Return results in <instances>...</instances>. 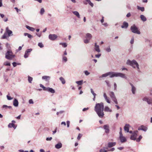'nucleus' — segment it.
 <instances>
[{
    "label": "nucleus",
    "mask_w": 152,
    "mask_h": 152,
    "mask_svg": "<svg viewBox=\"0 0 152 152\" xmlns=\"http://www.w3.org/2000/svg\"><path fill=\"white\" fill-rule=\"evenodd\" d=\"M104 109V105L103 103L101 102L96 104L94 110L100 118H102L104 115L103 112Z\"/></svg>",
    "instance_id": "f257e3e1"
},
{
    "label": "nucleus",
    "mask_w": 152,
    "mask_h": 152,
    "mask_svg": "<svg viewBox=\"0 0 152 152\" xmlns=\"http://www.w3.org/2000/svg\"><path fill=\"white\" fill-rule=\"evenodd\" d=\"M110 75V77L112 78L114 77H120L126 79V77L123 73L120 72H109L104 74H103L99 77H104Z\"/></svg>",
    "instance_id": "f03ea898"
},
{
    "label": "nucleus",
    "mask_w": 152,
    "mask_h": 152,
    "mask_svg": "<svg viewBox=\"0 0 152 152\" xmlns=\"http://www.w3.org/2000/svg\"><path fill=\"white\" fill-rule=\"evenodd\" d=\"M126 64L127 65L131 66L134 68H136L138 71H140L139 65L135 60L134 59L131 61L129 59H128L126 61Z\"/></svg>",
    "instance_id": "7ed1b4c3"
},
{
    "label": "nucleus",
    "mask_w": 152,
    "mask_h": 152,
    "mask_svg": "<svg viewBox=\"0 0 152 152\" xmlns=\"http://www.w3.org/2000/svg\"><path fill=\"white\" fill-rule=\"evenodd\" d=\"M15 55L13 54L12 50H8L5 54V58L9 60H12L15 57Z\"/></svg>",
    "instance_id": "20e7f679"
},
{
    "label": "nucleus",
    "mask_w": 152,
    "mask_h": 152,
    "mask_svg": "<svg viewBox=\"0 0 152 152\" xmlns=\"http://www.w3.org/2000/svg\"><path fill=\"white\" fill-rule=\"evenodd\" d=\"M130 29L132 32L133 33L138 34H140V32L138 30V28L134 24L131 27Z\"/></svg>",
    "instance_id": "39448f33"
},
{
    "label": "nucleus",
    "mask_w": 152,
    "mask_h": 152,
    "mask_svg": "<svg viewBox=\"0 0 152 152\" xmlns=\"http://www.w3.org/2000/svg\"><path fill=\"white\" fill-rule=\"evenodd\" d=\"M142 100L147 102L148 104H151L152 102V98L150 97L145 96L142 99Z\"/></svg>",
    "instance_id": "423d86ee"
},
{
    "label": "nucleus",
    "mask_w": 152,
    "mask_h": 152,
    "mask_svg": "<svg viewBox=\"0 0 152 152\" xmlns=\"http://www.w3.org/2000/svg\"><path fill=\"white\" fill-rule=\"evenodd\" d=\"M138 132L137 131H135L134 132L132 135L130 137V139L132 140H136V138L137 136V133Z\"/></svg>",
    "instance_id": "0eeeda50"
},
{
    "label": "nucleus",
    "mask_w": 152,
    "mask_h": 152,
    "mask_svg": "<svg viewBox=\"0 0 152 152\" xmlns=\"http://www.w3.org/2000/svg\"><path fill=\"white\" fill-rule=\"evenodd\" d=\"M57 37V35L55 34H50L48 36L49 39L52 41L56 40Z\"/></svg>",
    "instance_id": "6e6552de"
},
{
    "label": "nucleus",
    "mask_w": 152,
    "mask_h": 152,
    "mask_svg": "<svg viewBox=\"0 0 152 152\" xmlns=\"http://www.w3.org/2000/svg\"><path fill=\"white\" fill-rule=\"evenodd\" d=\"M32 50L31 49H27L25 52V53L24 56V57L25 58H28L29 55V53L31 52Z\"/></svg>",
    "instance_id": "1a4fd4ad"
},
{
    "label": "nucleus",
    "mask_w": 152,
    "mask_h": 152,
    "mask_svg": "<svg viewBox=\"0 0 152 152\" xmlns=\"http://www.w3.org/2000/svg\"><path fill=\"white\" fill-rule=\"evenodd\" d=\"M103 128L105 130V132L106 133H108L109 132V126L108 124L105 125L103 126Z\"/></svg>",
    "instance_id": "9d476101"
},
{
    "label": "nucleus",
    "mask_w": 152,
    "mask_h": 152,
    "mask_svg": "<svg viewBox=\"0 0 152 152\" xmlns=\"http://www.w3.org/2000/svg\"><path fill=\"white\" fill-rule=\"evenodd\" d=\"M116 144V142H108V143L107 147V148H111L115 146Z\"/></svg>",
    "instance_id": "9b49d317"
},
{
    "label": "nucleus",
    "mask_w": 152,
    "mask_h": 152,
    "mask_svg": "<svg viewBox=\"0 0 152 152\" xmlns=\"http://www.w3.org/2000/svg\"><path fill=\"white\" fill-rule=\"evenodd\" d=\"M6 33H7V34H8V36L10 37L11 35H12L13 34H12V31L10 30L9 29V28L8 27H6Z\"/></svg>",
    "instance_id": "f8f14e48"
},
{
    "label": "nucleus",
    "mask_w": 152,
    "mask_h": 152,
    "mask_svg": "<svg viewBox=\"0 0 152 152\" xmlns=\"http://www.w3.org/2000/svg\"><path fill=\"white\" fill-rule=\"evenodd\" d=\"M119 138L121 142L122 143L125 142L127 141V139L126 138L123 136L119 137Z\"/></svg>",
    "instance_id": "ddd939ff"
},
{
    "label": "nucleus",
    "mask_w": 152,
    "mask_h": 152,
    "mask_svg": "<svg viewBox=\"0 0 152 152\" xmlns=\"http://www.w3.org/2000/svg\"><path fill=\"white\" fill-rule=\"evenodd\" d=\"M138 129L139 130H142L144 132H146L147 130V128L143 125H142L139 127Z\"/></svg>",
    "instance_id": "4468645a"
},
{
    "label": "nucleus",
    "mask_w": 152,
    "mask_h": 152,
    "mask_svg": "<svg viewBox=\"0 0 152 152\" xmlns=\"http://www.w3.org/2000/svg\"><path fill=\"white\" fill-rule=\"evenodd\" d=\"M50 77L48 76H44L42 77V79L46 81H48L50 80Z\"/></svg>",
    "instance_id": "2eb2a0df"
},
{
    "label": "nucleus",
    "mask_w": 152,
    "mask_h": 152,
    "mask_svg": "<svg viewBox=\"0 0 152 152\" xmlns=\"http://www.w3.org/2000/svg\"><path fill=\"white\" fill-rule=\"evenodd\" d=\"M94 49L98 53L100 52V50L99 48V46L98 45H97L96 43H95Z\"/></svg>",
    "instance_id": "dca6fc26"
},
{
    "label": "nucleus",
    "mask_w": 152,
    "mask_h": 152,
    "mask_svg": "<svg viewBox=\"0 0 152 152\" xmlns=\"http://www.w3.org/2000/svg\"><path fill=\"white\" fill-rule=\"evenodd\" d=\"M128 23L126 22H124L123 24L121 26V27L122 28H127L128 26Z\"/></svg>",
    "instance_id": "f3484780"
},
{
    "label": "nucleus",
    "mask_w": 152,
    "mask_h": 152,
    "mask_svg": "<svg viewBox=\"0 0 152 152\" xmlns=\"http://www.w3.org/2000/svg\"><path fill=\"white\" fill-rule=\"evenodd\" d=\"M129 127L130 125L129 124H126L124 128L125 131H126L127 132H129Z\"/></svg>",
    "instance_id": "a211bd4d"
},
{
    "label": "nucleus",
    "mask_w": 152,
    "mask_h": 152,
    "mask_svg": "<svg viewBox=\"0 0 152 152\" xmlns=\"http://www.w3.org/2000/svg\"><path fill=\"white\" fill-rule=\"evenodd\" d=\"M62 147V144L61 142H58L55 145V148L57 149L61 148Z\"/></svg>",
    "instance_id": "6ab92c4d"
},
{
    "label": "nucleus",
    "mask_w": 152,
    "mask_h": 152,
    "mask_svg": "<svg viewBox=\"0 0 152 152\" xmlns=\"http://www.w3.org/2000/svg\"><path fill=\"white\" fill-rule=\"evenodd\" d=\"M129 84L132 86V93L133 94H135V92L136 90V88L131 83H130Z\"/></svg>",
    "instance_id": "aec40b11"
},
{
    "label": "nucleus",
    "mask_w": 152,
    "mask_h": 152,
    "mask_svg": "<svg viewBox=\"0 0 152 152\" xmlns=\"http://www.w3.org/2000/svg\"><path fill=\"white\" fill-rule=\"evenodd\" d=\"M73 14L75 15L78 18H80V16L79 13L77 11H74L72 12Z\"/></svg>",
    "instance_id": "412c9836"
},
{
    "label": "nucleus",
    "mask_w": 152,
    "mask_h": 152,
    "mask_svg": "<svg viewBox=\"0 0 152 152\" xmlns=\"http://www.w3.org/2000/svg\"><path fill=\"white\" fill-rule=\"evenodd\" d=\"M46 91L52 94H53L55 93V90L53 88L50 87H47V89Z\"/></svg>",
    "instance_id": "4be33fe9"
},
{
    "label": "nucleus",
    "mask_w": 152,
    "mask_h": 152,
    "mask_svg": "<svg viewBox=\"0 0 152 152\" xmlns=\"http://www.w3.org/2000/svg\"><path fill=\"white\" fill-rule=\"evenodd\" d=\"M111 96V98L112 100L114 101V102L116 104H118L117 100L115 97V96Z\"/></svg>",
    "instance_id": "5701e85b"
},
{
    "label": "nucleus",
    "mask_w": 152,
    "mask_h": 152,
    "mask_svg": "<svg viewBox=\"0 0 152 152\" xmlns=\"http://www.w3.org/2000/svg\"><path fill=\"white\" fill-rule=\"evenodd\" d=\"M92 37L91 34L90 33H87L86 34V38L90 40Z\"/></svg>",
    "instance_id": "b1692460"
},
{
    "label": "nucleus",
    "mask_w": 152,
    "mask_h": 152,
    "mask_svg": "<svg viewBox=\"0 0 152 152\" xmlns=\"http://www.w3.org/2000/svg\"><path fill=\"white\" fill-rule=\"evenodd\" d=\"M140 17L141 20L143 22H145L147 20L146 17L143 15H141Z\"/></svg>",
    "instance_id": "393cba45"
},
{
    "label": "nucleus",
    "mask_w": 152,
    "mask_h": 152,
    "mask_svg": "<svg viewBox=\"0 0 152 152\" xmlns=\"http://www.w3.org/2000/svg\"><path fill=\"white\" fill-rule=\"evenodd\" d=\"M108 148L104 147L103 148L101 149L99 152H107L108 151Z\"/></svg>",
    "instance_id": "a878e982"
},
{
    "label": "nucleus",
    "mask_w": 152,
    "mask_h": 152,
    "mask_svg": "<svg viewBox=\"0 0 152 152\" xmlns=\"http://www.w3.org/2000/svg\"><path fill=\"white\" fill-rule=\"evenodd\" d=\"M104 111L107 112H111L112 110L108 106H105L104 108Z\"/></svg>",
    "instance_id": "bb28decb"
},
{
    "label": "nucleus",
    "mask_w": 152,
    "mask_h": 152,
    "mask_svg": "<svg viewBox=\"0 0 152 152\" xmlns=\"http://www.w3.org/2000/svg\"><path fill=\"white\" fill-rule=\"evenodd\" d=\"M13 104L14 106L15 107L18 106V100L16 99H15L13 101Z\"/></svg>",
    "instance_id": "cd10ccee"
},
{
    "label": "nucleus",
    "mask_w": 152,
    "mask_h": 152,
    "mask_svg": "<svg viewBox=\"0 0 152 152\" xmlns=\"http://www.w3.org/2000/svg\"><path fill=\"white\" fill-rule=\"evenodd\" d=\"M62 56V61L63 62L66 63L67 61V58L66 56Z\"/></svg>",
    "instance_id": "c85d7f7f"
},
{
    "label": "nucleus",
    "mask_w": 152,
    "mask_h": 152,
    "mask_svg": "<svg viewBox=\"0 0 152 152\" xmlns=\"http://www.w3.org/2000/svg\"><path fill=\"white\" fill-rule=\"evenodd\" d=\"M26 27L27 29L32 31H34L35 30V29L34 28L28 26L26 25Z\"/></svg>",
    "instance_id": "c756f323"
},
{
    "label": "nucleus",
    "mask_w": 152,
    "mask_h": 152,
    "mask_svg": "<svg viewBox=\"0 0 152 152\" xmlns=\"http://www.w3.org/2000/svg\"><path fill=\"white\" fill-rule=\"evenodd\" d=\"M8 127L9 128H12V127L14 128V129H15L16 127V126H15L13 123H10L8 124Z\"/></svg>",
    "instance_id": "7c9ffc66"
},
{
    "label": "nucleus",
    "mask_w": 152,
    "mask_h": 152,
    "mask_svg": "<svg viewBox=\"0 0 152 152\" xmlns=\"http://www.w3.org/2000/svg\"><path fill=\"white\" fill-rule=\"evenodd\" d=\"M104 97L106 101L108 103H110V99L109 97H107V96H104Z\"/></svg>",
    "instance_id": "2f4dec72"
},
{
    "label": "nucleus",
    "mask_w": 152,
    "mask_h": 152,
    "mask_svg": "<svg viewBox=\"0 0 152 152\" xmlns=\"http://www.w3.org/2000/svg\"><path fill=\"white\" fill-rule=\"evenodd\" d=\"M24 35L25 36H27L30 39L31 38L33 37L32 35L27 33H24Z\"/></svg>",
    "instance_id": "473e14b6"
},
{
    "label": "nucleus",
    "mask_w": 152,
    "mask_h": 152,
    "mask_svg": "<svg viewBox=\"0 0 152 152\" xmlns=\"http://www.w3.org/2000/svg\"><path fill=\"white\" fill-rule=\"evenodd\" d=\"M59 79L63 84H64L65 83V80H64V78L62 77H60Z\"/></svg>",
    "instance_id": "72a5a7b5"
},
{
    "label": "nucleus",
    "mask_w": 152,
    "mask_h": 152,
    "mask_svg": "<svg viewBox=\"0 0 152 152\" xmlns=\"http://www.w3.org/2000/svg\"><path fill=\"white\" fill-rule=\"evenodd\" d=\"M137 9L141 10L142 12H143L145 10V9L143 7H141L139 6H137Z\"/></svg>",
    "instance_id": "f704fd0d"
},
{
    "label": "nucleus",
    "mask_w": 152,
    "mask_h": 152,
    "mask_svg": "<svg viewBox=\"0 0 152 152\" xmlns=\"http://www.w3.org/2000/svg\"><path fill=\"white\" fill-rule=\"evenodd\" d=\"M75 83L77 84L78 85H82L83 83V80H81L79 81H76Z\"/></svg>",
    "instance_id": "c9c22d12"
},
{
    "label": "nucleus",
    "mask_w": 152,
    "mask_h": 152,
    "mask_svg": "<svg viewBox=\"0 0 152 152\" xmlns=\"http://www.w3.org/2000/svg\"><path fill=\"white\" fill-rule=\"evenodd\" d=\"M45 12V10L44 8H42L40 10L39 13L41 15H42L44 14Z\"/></svg>",
    "instance_id": "e433bc0d"
},
{
    "label": "nucleus",
    "mask_w": 152,
    "mask_h": 152,
    "mask_svg": "<svg viewBox=\"0 0 152 152\" xmlns=\"http://www.w3.org/2000/svg\"><path fill=\"white\" fill-rule=\"evenodd\" d=\"M59 45H62L64 48H66L67 46V44L66 43H60Z\"/></svg>",
    "instance_id": "4c0bfd02"
},
{
    "label": "nucleus",
    "mask_w": 152,
    "mask_h": 152,
    "mask_svg": "<svg viewBox=\"0 0 152 152\" xmlns=\"http://www.w3.org/2000/svg\"><path fill=\"white\" fill-rule=\"evenodd\" d=\"M105 50L107 52H110L111 51V49L110 48V46H109L107 47L105 49Z\"/></svg>",
    "instance_id": "58836bf2"
},
{
    "label": "nucleus",
    "mask_w": 152,
    "mask_h": 152,
    "mask_svg": "<svg viewBox=\"0 0 152 152\" xmlns=\"http://www.w3.org/2000/svg\"><path fill=\"white\" fill-rule=\"evenodd\" d=\"M40 87L42 88L44 90L46 91L47 90V88L45 87L43 85L40 84Z\"/></svg>",
    "instance_id": "ea45409f"
},
{
    "label": "nucleus",
    "mask_w": 152,
    "mask_h": 152,
    "mask_svg": "<svg viewBox=\"0 0 152 152\" xmlns=\"http://www.w3.org/2000/svg\"><path fill=\"white\" fill-rule=\"evenodd\" d=\"M4 65L5 66H10V63L7 61L4 63Z\"/></svg>",
    "instance_id": "a19ab883"
},
{
    "label": "nucleus",
    "mask_w": 152,
    "mask_h": 152,
    "mask_svg": "<svg viewBox=\"0 0 152 152\" xmlns=\"http://www.w3.org/2000/svg\"><path fill=\"white\" fill-rule=\"evenodd\" d=\"M32 80L33 78L32 77H30L29 76H28V80L29 83H31Z\"/></svg>",
    "instance_id": "79ce46f5"
},
{
    "label": "nucleus",
    "mask_w": 152,
    "mask_h": 152,
    "mask_svg": "<svg viewBox=\"0 0 152 152\" xmlns=\"http://www.w3.org/2000/svg\"><path fill=\"white\" fill-rule=\"evenodd\" d=\"M7 33L6 32H5L4 33V35L1 37L2 39H6L7 37Z\"/></svg>",
    "instance_id": "37998d69"
},
{
    "label": "nucleus",
    "mask_w": 152,
    "mask_h": 152,
    "mask_svg": "<svg viewBox=\"0 0 152 152\" xmlns=\"http://www.w3.org/2000/svg\"><path fill=\"white\" fill-rule=\"evenodd\" d=\"M142 138V137L141 135L140 136L139 138L136 139V141L137 142H140Z\"/></svg>",
    "instance_id": "c03bdc74"
},
{
    "label": "nucleus",
    "mask_w": 152,
    "mask_h": 152,
    "mask_svg": "<svg viewBox=\"0 0 152 152\" xmlns=\"http://www.w3.org/2000/svg\"><path fill=\"white\" fill-rule=\"evenodd\" d=\"M90 40L86 39L84 40V42L86 44H88L89 43Z\"/></svg>",
    "instance_id": "a18cd8bd"
},
{
    "label": "nucleus",
    "mask_w": 152,
    "mask_h": 152,
    "mask_svg": "<svg viewBox=\"0 0 152 152\" xmlns=\"http://www.w3.org/2000/svg\"><path fill=\"white\" fill-rule=\"evenodd\" d=\"M84 73L85 75L86 76L89 75L90 74V73L87 70L85 71H84Z\"/></svg>",
    "instance_id": "49530a36"
},
{
    "label": "nucleus",
    "mask_w": 152,
    "mask_h": 152,
    "mask_svg": "<svg viewBox=\"0 0 152 152\" xmlns=\"http://www.w3.org/2000/svg\"><path fill=\"white\" fill-rule=\"evenodd\" d=\"M82 134H81L79 133L78 134V135L77 136V139L78 140H79L80 139L81 137H82Z\"/></svg>",
    "instance_id": "de8ad7c7"
},
{
    "label": "nucleus",
    "mask_w": 152,
    "mask_h": 152,
    "mask_svg": "<svg viewBox=\"0 0 152 152\" xmlns=\"http://www.w3.org/2000/svg\"><path fill=\"white\" fill-rule=\"evenodd\" d=\"M38 45L41 48H43L44 47L43 44L41 42L39 43Z\"/></svg>",
    "instance_id": "09e8293b"
},
{
    "label": "nucleus",
    "mask_w": 152,
    "mask_h": 152,
    "mask_svg": "<svg viewBox=\"0 0 152 152\" xmlns=\"http://www.w3.org/2000/svg\"><path fill=\"white\" fill-rule=\"evenodd\" d=\"M145 42H147V43H150L151 42V41L150 39H145Z\"/></svg>",
    "instance_id": "8fccbe9b"
},
{
    "label": "nucleus",
    "mask_w": 152,
    "mask_h": 152,
    "mask_svg": "<svg viewBox=\"0 0 152 152\" xmlns=\"http://www.w3.org/2000/svg\"><path fill=\"white\" fill-rule=\"evenodd\" d=\"M36 35L38 36L39 37H40L42 35V32H41L40 33H36Z\"/></svg>",
    "instance_id": "3c124183"
},
{
    "label": "nucleus",
    "mask_w": 152,
    "mask_h": 152,
    "mask_svg": "<svg viewBox=\"0 0 152 152\" xmlns=\"http://www.w3.org/2000/svg\"><path fill=\"white\" fill-rule=\"evenodd\" d=\"M130 43L131 44H133L134 43V38L133 37H132L130 41Z\"/></svg>",
    "instance_id": "603ef678"
},
{
    "label": "nucleus",
    "mask_w": 152,
    "mask_h": 152,
    "mask_svg": "<svg viewBox=\"0 0 152 152\" xmlns=\"http://www.w3.org/2000/svg\"><path fill=\"white\" fill-rule=\"evenodd\" d=\"M91 91L93 95H96V94L94 93V92L92 89H91Z\"/></svg>",
    "instance_id": "864d4df0"
},
{
    "label": "nucleus",
    "mask_w": 152,
    "mask_h": 152,
    "mask_svg": "<svg viewBox=\"0 0 152 152\" xmlns=\"http://www.w3.org/2000/svg\"><path fill=\"white\" fill-rule=\"evenodd\" d=\"M115 150V148H113L110 149H109V150L108 149V151H114Z\"/></svg>",
    "instance_id": "5fc2aeb1"
},
{
    "label": "nucleus",
    "mask_w": 152,
    "mask_h": 152,
    "mask_svg": "<svg viewBox=\"0 0 152 152\" xmlns=\"http://www.w3.org/2000/svg\"><path fill=\"white\" fill-rule=\"evenodd\" d=\"M66 124H67V126L68 128L69 127V124H70V121H66Z\"/></svg>",
    "instance_id": "6e6d98bb"
},
{
    "label": "nucleus",
    "mask_w": 152,
    "mask_h": 152,
    "mask_svg": "<svg viewBox=\"0 0 152 152\" xmlns=\"http://www.w3.org/2000/svg\"><path fill=\"white\" fill-rule=\"evenodd\" d=\"M101 56V54H98L95 55V56L96 58H99Z\"/></svg>",
    "instance_id": "4d7b16f0"
},
{
    "label": "nucleus",
    "mask_w": 152,
    "mask_h": 152,
    "mask_svg": "<svg viewBox=\"0 0 152 152\" xmlns=\"http://www.w3.org/2000/svg\"><path fill=\"white\" fill-rule=\"evenodd\" d=\"M7 99L9 100H10L12 99L13 98L11 97L10 96H7Z\"/></svg>",
    "instance_id": "13d9d810"
},
{
    "label": "nucleus",
    "mask_w": 152,
    "mask_h": 152,
    "mask_svg": "<svg viewBox=\"0 0 152 152\" xmlns=\"http://www.w3.org/2000/svg\"><path fill=\"white\" fill-rule=\"evenodd\" d=\"M52 137H47L46 139V140L47 141H50L52 140Z\"/></svg>",
    "instance_id": "bf43d9fd"
},
{
    "label": "nucleus",
    "mask_w": 152,
    "mask_h": 152,
    "mask_svg": "<svg viewBox=\"0 0 152 152\" xmlns=\"http://www.w3.org/2000/svg\"><path fill=\"white\" fill-rule=\"evenodd\" d=\"M29 103L30 104H33L34 102L33 100L32 99H30L29 100Z\"/></svg>",
    "instance_id": "052dcab7"
},
{
    "label": "nucleus",
    "mask_w": 152,
    "mask_h": 152,
    "mask_svg": "<svg viewBox=\"0 0 152 152\" xmlns=\"http://www.w3.org/2000/svg\"><path fill=\"white\" fill-rule=\"evenodd\" d=\"M88 3L92 7H93L94 6L93 4L92 3L91 1H90V2Z\"/></svg>",
    "instance_id": "680f3d73"
},
{
    "label": "nucleus",
    "mask_w": 152,
    "mask_h": 152,
    "mask_svg": "<svg viewBox=\"0 0 152 152\" xmlns=\"http://www.w3.org/2000/svg\"><path fill=\"white\" fill-rule=\"evenodd\" d=\"M105 82L106 83L107 86L109 87H110V84L109 82L107 81H105Z\"/></svg>",
    "instance_id": "e2e57ef3"
},
{
    "label": "nucleus",
    "mask_w": 152,
    "mask_h": 152,
    "mask_svg": "<svg viewBox=\"0 0 152 152\" xmlns=\"http://www.w3.org/2000/svg\"><path fill=\"white\" fill-rule=\"evenodd\" d=\"M18 151L19 152H28V151H24L23 150H19Z\"/></svg>",
    "instance_id": "0e129e2a"
},
{
    "label": "nucleus",
    "mask_w": 152,
    "mask_h": 152,
    "mask_svg": "<svg viewBox=\"0 0 152 152\" xmlns=\"http://www.w3.org/2000/svg\"><path fill=\"white\" fill-rule=\"evenodd\" d=\"M12 64L14 67H15L17 66V63L15 62H14L12 63Z\"/></svg>",
    "instance_id": "69168bd1"
},
{
    "label": "nucleus",
    "mask_w": 152,
    "mask_h": 152,
    "mask_svg": "<svg viewBox=\"0 0 152 152\" xmlns=\"http://www.w3.org/2000/svg\"><path fill=\"white\" fill-rule=\"evenodd\" d=\"M14 9L16 10V11L17 12H18L19 11H20V10L18 9L17 7H15Z\"/></svg>",
    "instance_id": "338daca9"
},
{
    "label": "nucleus",
    "mask_w": 152,
    "mask_h": 152,
    "mask_svg": "<svg viewBox=\"0 0 152 152\" xmlns=\"http://www.w3.org/2000/svg\"><path fill=\"white\" fill-rule=\"evenodd\" d=\"M131 15V14L130 13H128L126 15V17L127 18L129 17Z\"/></svg>",
    "instance_id": "774afa93"
}]
</instances>
